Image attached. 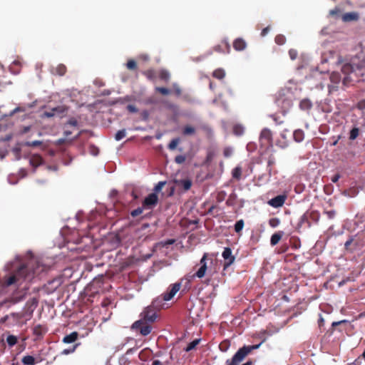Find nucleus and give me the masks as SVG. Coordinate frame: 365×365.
<instances>
[{
  "instance_id": "60",
  "label": "nucleus",
  "mask_w": 365,
  "mask_h": 365,
  "mask_svg": "<svg viewBox=\"0 0 365 365\" xmlns=\"http://www.w3.org/2000/svg\"><path fill=\"white\" fill-rule=\"evenodd\" d=\"M89 150L93 155H97L99 152L98 148L93 145L89 147Z\"/></svg>"
},
{
  "instance_id": "47",
  "label": "nucleus",
  "mask_w": 365,
  "mask_h": 365,
  "mask_svg": "<svg viewBox=\"0 0 365 365\" xmlns=\"http://www.w3.org/2000/svg\"><path fill=\"white\" fill-rule=\"evenodd\" d=\"M180 143V138H176L173 139L168 145V148L171 150H175Z\"/></svg>"
},
{
  "instance_id": "10",
  "label": "nucleus",
  "mask_w": 365,
  "mask_h": 365,
  "mask_svg": "<svg viewBox=\"0 0 365 365\" xmlns=\"http://www.w3.org/2000/svg\"><path fill=\"white\" fill-rule=\"evenodd\" d=\"M175 183L176 186L179 188H182L185 191L190 190L192 185V180L189 178L175 180Z\"/></svg>"
},
{
  "instance_id": "64",
  "label": "nucleus",
  "mask_w": 365,
  "mask_h": 365,
  "mask_svg": "<svg viewBox=\"0 0 365 365\" xmlns=\"http://www.w3.org/2000/svg\"><path fill=\"white\" fill-rule=\"evenodd\" d=\"M341 178V175L339 173L335 174L334 176L331 177V180L332 182L336 183L338 182L339 178Z\"/></svg>"
},
{
  "instance_id": "27",
  "label": "nucleus",
  "mask_w": 365,
  "mask_h": 365,
  "mask_svg": "<svg viewBox=\"0 0 365 365\" xmlns=\"http://www.w3.org/2000/svg\"><path fill=\"white\" fill-rule=\"evenodd\" d=\"M293 138L294 140L297 143H300L304 140V133L302 130H296L293 133Z\"/></svg>"
},
{
  "instance_id": "61",
  "label": "nucleus",
  "mask_w": 365,
  "mask_h": 365,
  "mask_svg": "<svg viewBox=\"0 0 365 365\" xmlns=\"http://www.w3.org/2000/svg\"><path fill=\"white\" fill-rule=\"evenodd\" d=\"M289 55L292 60H294L297 56V51L294 49H290L289 51Z\"/></svg>"
},
{
  "instance_id": "23",
  "label": "nucleus",
  "mask_w": 365,
  "mask_h": 365,
  "mask_svg": "<svg viewBox=\"0 0 365 365\" xmlns=\"http://www.w3.org/2000/svg\"><path fill=\"white\" fill-rule=\"evenodd\" d=\"M276 162L275 158L273 155H270L267 159V170L268 172L269 176H272L273 171V166L274 165Z\"/></svg>"
},
{
  "instance_id": "28",
  "label": "nucleus",
  "mask_w": 365,
  "mask_h": 365,
  "mask_svg": "<svg viewBox=\"0 0 365 365\" xmlns=\"http://www.w3.org/2000/svg\"><path fill=\"white\" fill-rule=\"evenodd\" d=\"M242 168L240 166L235 167L232 171V178L237 180H240L242 177Z\"/></svg>"
},
{
  "instance_id": "34",
  "label": "nucleus",
  "mask_w": 365,
  "mask_h": 365,
  "mask_svg": "<svg viewBox=\"0 0 365 365\" xmlns=\"http://www.w3.org/2000/svg\"><path fill=\"white\" fill-rule=\"evenodd\" d=\"M200 129L204 131L207 137H211L212 135V129L207 124L200 125Z\"/></svg>"
},
{
  "instance_id": "22",
  "label": "nucleus",
  "mask_w": 365,
  "mask_h": 365,
  "mask_svg": "<svg viewBox=\"0 0 365 365\" xmlns=\"http://www.w3.org/2000/svg\"><path fill=\"white\" fill-rule=\"evenodd\" d=\"M283 235H284L283 231H278V232H275L274 234H273L270 239L271 245L274 246L277 244H278V242L280 241V240L282 239Z\"/></svg>"
},
{
  "instance_id": "31",
  "label": "nucleus",
  "mask_w": 365,
  "mask_h": 365,
  "mask_svg": "<svg viewBox=\"0 0 365 365\" xmlns=\"http://www.w3.org/2000/svg\"><path fill=\"white\" fill-rule=\"evenodd\" d=\"M341 75L338 72H333L330 76V81L331 83L338 85L341 81Z\"/></svg>"
},
{
  "instance_id": "20",
  "label": "nucleus",
  "mask_w": 365,
  "mask_h": 365,
  "mask_svg": "<svg viewBox=\"0 0 365 365\" xmlns=\"http://www.w3.org/2000/svg\"><path fill=\"white\" fill-rule=\"evenodd\" d=\"M78 333L77 331H73L68 335L65 336L63 338V342L65 344H71L76 341L78 339Z\"/></svg>"
},
{
  "instance_id": "43",
  "label": "nucleus",
  "mask_w": 365,
  "mask_h": 365,
  "mask_svg": "<svg viewBox=\"0 0 365 365\" xmlns=\"http://www.w3.org/2000/svg\"><path fill=\"white\" fill-rule=\"evenodd\" d=\"M243 227H244V221H243V220H240L237 221L235 225V231L237 233H239L242 231Z\"/></svg>"
},
{
  "instance_id": "5",
  "label": "nucleus",
  "mask_w": 365,
  "mask_h": 365,
  "mask_svg": "<svg viewBox=\"0 0 365 365\" xmlns=\"http://www.w3.org/2000/svg\"><path fill=\"white\" fill-rule=\"evenodd\" d=\"M181 94L182 90L176 83H173L170 88L161 87V95L163 96L174 95L175 97L178 98Z\"/></svg>"
},
{
  "instance_id": "62",
  "label": "nucleus",
  "mask_w": 365,
  "mask_h": 365,
  "mask_svg": "<svg viewBox=\"0 0 365 365\" xmlns=\"http://www.w3.org/2000/svg\"><path fill=\"white\" fill-rule=\"evenodd\" d=\"M328 88L329 92L336 91L338 90V85L331 83L328 86Z\"/></svg>"
},
{
  "instance_id": "40",
  "label": "nucleus",
  "mask_w": 365,
  "mask_h": 365,
  "mask_svg": "<svg viewBox=\"0 0 365 365\" xmlns=\"http://www.w3.org/2000/svg\"><path fill=\"white\" fill-rule=\"evenodd\" d=\"M227 197V192L224 190H220L217 192L216 195V200L217 202H223Z\"/></svg>"
},
{
  "instance_id": "35",
  "label": "nucleus",
  "mask_w": 365,
  "mask_h": 365,
  "mask_svg": "<svg viewBox=\"0 0 365 365\" xmlns=\"http://www.w3.org/2000/svg\"><path fill=\"white\" fill-rule=\"evenodd\" d=\"M17 341H18V339L16 336L14 335H9L7 337H6V342L8 344V345L10 346V347H12L14 346V345H16L17 344Z\"/></svg>"
},
{
  "instance_id": "14",
  "label": "nucleus",
  "mask_w": 365,
  "mask_h": 365,
  "mask_svg": "<svg viewBox=\"0 0 365 365\" xmlns=\"http://www.w3.org/2000/svg\"><path fill=\"white\" fill-rule=\"evenodd\" d=\"M161 104H163L164 106L166 108H168L175 117L178 115L179 108H178V105H176L175 103H173L163 101V100H161Z\"/></svg>"
},
{
  "instance_id": "45",
  "label": "nucleus",
  "mask_w": 365,
  "mask_h": 365,
  "mask_svg": "<svg viewBox=\"0 0 365 365\" xmlns=\"http://www.w3.org/2000/svg\"><path fill=\"white\" fill-rule=\"evenodd\" d=\"M199 342H200V339L193 340L190 344H188V345L185 349V350L186 351H190L192 350L193 349H195L196 347V346L199 344Z\"/></svg>"
},
{
  "instance_id": "2",
  "label": "nucleus",
  "mask_w": 365,
  "mask_h": 365,
  "mask_svg": "<svg viewBox=\"0 0 365 365\" xmlns=\"http://www.w3.org/2000/svg\"><path fill=\"white\" fill-rule=\"evenodd\" d=\"M38 265L34 262H29L26 264H22L11 275L5 277L3 283L5 286H10L14 284H21L24 281L31 280L37 271L35 267Z\"/></svg>"
},
{
  "instance_id": "4",
  "label": "nucleus",
  "mask_w": 365,
  "mask_h": 365,
  "mask_svg": "<svg viewBox=\"0 0 365 365\" xmlns=\"http://www.w3.org/2000/svg\"><path fill=\"white\" fill-rule=\"evenodd\" d=\"M259 142L264 146L272 145V132L270 129L265 128L262 130L259 135Z\"/></svg>"
},
{
  "instance_id": "12",
  "label": "nucleus",
  "mask_w": 365,
  "mask_h": 365,
  "mask_svg": "<svg viewBox=\"0 0 365 365\" xmlns=\"http://www.w3.org/2000/svg\"><path fill=\"white\" fill-rule=\"evenodd\" d=\"M287 197L285 195H277L273 198H272L269 202V205L273 207L277 208L279 207H282L285 200Z\"/></svg>"
},
{
  "instance_id": "13",
  "label": "nucleus",
  "mask_w": 365,
  "mask_h": 365,
  "mask_svg": "<svg viewBox=\"0 0 365 365\" xmlns=\"http://www.w3.org/2000/svg\"><path fill=\"white\" fill-rule=\"evenodd\" d=\"M158 202V196L155 193H151L146 197L143 201V205L144 207L150 208L153 205H155Z\"/></svg>"
},
{
  "instance_id": "53",
  "label": "nucleus",
  "mask_w": 365,
  "mask_h": 365,
  "mask_svg": "<svg viewBox=\"0 0 365 365\" xmlns=\"http://www.w3.org/2000/svg\"><path fill=\"white\" fill-rule=\"evenodd\" d=\"M186 160V156L184 155H178L175 158V162L177 164H182Z\"/></svg>"
},
{
  "instance_id": "36",
  "label": "nucleus",
  "mask_w": 365,
  "mask_h": 365,
  "mask_svg": "<svg viewBox=\"0 0 365 365\" xmlns=\"http://www.w3.org/2000/svg\"><path fill=\"white\" fill-rule=\"evenodd\" d=\"M126 67L130 71H136L138 68L137 63L133 59H129L126 63Z\"/></svg>"
},
{
  "instance_id": "56",
  "label": "nucleus",
  "mask_w": 365,
  "mask_h": 365,
  "mask_svg": "<svg viewBox=\"0 0 365 365\" xmlns=\"http://www.w3.org/2000/svg\"><path fill=\"white\" fill-rule=\"evenodd\" d=\"M170 79V73L165 71L161 69V81H168Z\"/></svg>"
},
{
  "instance_id": "25",
  "label": "nucleus",
  "mask_w": 365,
  "mask_h": 365,
  "mask_svg": "<svg viewBox=\"0 0 365 365\" xmlns=\"http://www.w3.org/2000/svg\"><path fill=\"white\" fill-rule=\"evenodd\" d=\"M354 71V66L351 63H345L342 66L341 72L345 75H352Z\"/></svg>"
},
{
  "instance_id": "19",
  "label": "nucleus",
  "mask_w": 365,
  "mask_h": 365,
  "mask_svg": "<svg viewBox=\"0 0 365 365\" xmlns=\"http://www.w3.org/2000/svg\"><path fill=\"white\" fill-rule=\"evenodd\" d=\"M196 133V129L191 125H185L182 129V134L184 136H192Z\"/></svg>"
},
{
  "instance_id": "59",
  "label": "nucleus",
  "mask_w": 365,
  "mask_h": 365,
  "mask_svg": "<svg viewBox=\"0 0 365 365\" xmlns=\"http://www.w3.org/2000/svg\"><path fill=\"white\" fill-rule=\"evenodd\" d=\"M324 214L327 215V217L330 220L333 219L336 215V211L334 210H327L324 211Z\"/></svg>"
},
{
  "instance_id": "50",
  "label": "nucleus",
  "mask_w": 365,
  "mask_h": 365,
  "mask_svg": "<svg viewBox=\"0 0 365 365\" xmlns=\"http://www.w3.org/2000/svg\"><path fill=\"white\" fill-rule=\"evenodd\" d=\"M78 346V344H76L72 348L63 349L61 351V354L62 355H68V354H70L71 353H73L76 351V349Z\"/></svg>"
},
{
  "instance_id": "8",
  "label": "nucleus",
  "mask_w": 365,
  "mask_h": 365,
  "mask_svg": "<svg viewBox=\"0 0 365 365\" xmlns=\"http://www.w3.org/2000/svg\"><path fill=\"white\" fill-rule=\"evenodd\" d=\"M181 287L180 283H175L172 284L169 290L163 294V300L169 301L170 300L175 294L180 290Z\"/></svg>"
},
{
  "instance_id": "9",
  "label": "nucleus",
  "mask_w": 365,
  "mask_h": 365,
  "mask_svg": "<svg viewBox=\"0 0 365 365\" xmlns=\"http://www.w3.org/2000/svg\"><path fill=\"white\" fill-rule=\"evenodd\" d=\"M213 51L217 53H230L231 51L230 45L227 39H223L220 44L213 47Z\"/></svg>"
},
{
  "instance_id": "39",
  "label": "nucleus",
  "mask_w": 365,
  "mask_h": 365,
  "mask_svg": "<svg viewBox=\"0 0 365 365\" xmlns=\"http://www.w3.org/2000/svg\"><path fill=\"white\" fill-rule=\"evenodd\" d=\"M230 346V343L228 340H224L219 345V348L222 352H226L229 349Z\"/></svg>"
},
{
  "instance_id": "3",
  "label": "nucleus",
  "mask_w": 365,
  "mask_h": 365,
  "mask_svg": "<svg viewBox=\"0 0 365 365\" xmlns=\"http://www.w3.org/2000/svg\"><path fill=\"white\" fill-rule=\"evenodd\" d=\"M259 346L260 344L242 346L238 349L232 359L226 361V365H240L249 354L253 350L258 349Z\"/></svg>"
},
{
  "instance_id": "58",
  "label": "nucleus",
  "mask_w": 365,
  "mask_h": 365,
  "mask_svg": "<svg viewBox=\"0 0 365 365\" xmlns=\"http://www.w3.org/2000/svg\"><path fill=\"white\" fill-rule=\"evenodd\" d=\"M143 212V208L142 207H138L137 209L133 210L131 212V216L133 217H135L138 215H140Z\"/></svg>"
},
{
  "instance_id": "16",
  "label": "nucleus",
  "mask_w": 365,
  "mask_h": 365,
  "mask_svg": "<svg viewBox=\"0 0 365 365\" xmlns=\"http://www.w3.org/2000/svg\"><path fill=\"white\" fill-rule=\"evenodd\" d=\"M359 19V15L357 12L352 11L346 13L342 15L341 19L344 22L356 21Z\"/></svg>"
},
{
  "instance_id": "37",
  "label": "nucleus",
  "mask_w": 365,
  "mask_h": 365,
  "mask_svg": "<svg viewBox=\"0 0 365 365\" xmlns=\"http://www.w3.org/2000/svg\"><path fill=\"white\" fill-rule=\"evenodd\" d=\"M233 133L237 136H240L244 133V128L241 125H235L233 126Z\"/></svg>"
},
{
  "instance_id": "38",
  "label": "nucleus",
  "mask_w": 365,
  "mask_h": 365,
  "mask_svg": "<svg viewBox=\"0 0 365 365\" xmlns=\"http://www.w3.org/2000/svg\"><path fill=\"white\" fill-rule=\"evenodd\" d=\"M66 66L63 64H59L56 68V73L59 76H63L66 73Z\"/></svg>"
},
{
  "instance_id": "1",
  "label": "nucleus",
  "mask_w": 365,
  "mask_h": 365,
  "mask_svg": "<svg viewBox=\"0 0 365 365\" xmlns=\"http://www.w3.org/2000/svg\"><path fill=\"white\" fill-rule=\"evenodd\" d=\"M160 313V301L155 299L140 314V319L130 327V329L141 336L150 334L153 329V324Z\"/></svg>"
},
{
  "instance_id": "57",
  "label": "nucleus",
  "mask_w": 365,
  "mask_h": 365,
  "mask_svg": "<svg viewBox=\"0 0 365 365\" xmlns=\"http://www.w3.org/2000/svg\"><path fill=\"white\" fill-rule=\"evenodd\" d=\"M126 108L128 112L132 113H135L138 111V109L136 108V106L132 104L128 105Z\"/></svg>"
},
{
  "instance_id": "6",
  "label": "nucleus",
  "mask_w": 365,
  "mask_h": 365,
  "mask_svg": "<svg viewBox=\"0 0 365 365\" xmlns=\"http://www.w3.org/2000/svg\"><path fill=\"white\" fill-rule=\"evenodd\" d=\"M222 256L225 259L224 269H227L235 262V257L232 254V250L230 247H225L222 253Z\"/></svg>"
},
{
  "instance_id": "26",
  "label": "nucleus",
  "mask_w": 365,
  "mask_h": 365,
  "mask_svg": "<svg viewBox=\"0 0 365 365\" xmlns=\"http://www.w3.org/2000/svg\"><path fill=\"white\" fill-rule=\"evenodd\" d=\"M237 195L235 192H232L228 197L227 201H226V205L228 206V207H233L236 205L237 203Z\"/></svg>"
},
{
  "instance_id": "33",
  "label": "nucleus",
  "mask_w": 365,
  "mask_h": 365,
  "mask_svg": "<svg viewBox=\"0 0 365 365\" xmlns=\"http://www.w3.org/2000/svg\"><path fill=\"white\" fill-rule=\"evenodd\" d=\"M46 331V329L44 327H43L42 325H36V327H34V334H36V335H38V336H40V335H42L43 334H45Z\"/></svg>"
},
{
  "instance_id": "49",
  "label": "nucleus",
  "mask_w": 365,
  "mask_h": 365,
  "mask_svg": "<svg viewBox=\"0 0 365 365\" xmlns=\"http://www.w3.org/2000/svg\"><path fill=\"white\" fill-rule=\"evenodd\" d=\"M125 135H126V132H125V129L120 130L116 133V134L115 135V139L116 140H120L121 139H123V138L125 137Z\"/></svg>"
},
{
  "instance_id": "17",
  "label": "nucleus",
  "mask_w": 365,
  "mask_h": 365,
  "mask_svg": "<svg viewBox=\"0 0 365 365\" xmlns=\"http://www.w3.org/2000/svg\"><path fill=\"white\" fill-rule=\"evenodd\" d=\"M247 47L245 41L242 38H236L233 42V48L237 51H244Z\"/></svg>"
},
{
  "instance_id": "7",
  "label": "nucleus",
  "mask_w": 365,
  "mask_h": 365,
  "mask_svg": "<svg viewBox=\"0 0 365 365\" xmlns=\"http://www.w3.org/2000/svg\"><path fill=\"white\" fill-rule=\"evenodd\" d=\"M207 258V254L205 253L200 261V267L198 270L193 274V277H196L197 278H202L205 277L206 270L207 269L206 259Z\"/></svg>"
},
{
  "instance_id": "63",
  "label": "nucleus",
  "mask_w": 365,
  "mask_h": 365,
  "mask_svg": "<svg viewBox=\"0 0 365 365\" xmlns=\"http://www.w3.org/2000/svg\"><path fill=\"white\" fill-rule=\"evenodd\" d=\"M68 124H69L71 126H77L78 121L74 118H70L68 121Z\"/></svg>"
},
{
  "instance_id": "18",
  "label": "nucleus",
  "mask_w": 365,
  "mask_h": 365,
  "mask_svg": "<svg viewBox=\"0 0 365 365\" xmlns=\"http://www.w3.org/2000/svg\"><path fill=\"white\" fill-rule=\"evenodd\" d=\"M29 162L31 166L37 168L43 163V159L40 155L34 154L30 158Z\"/></svg>"
},
{
  "instance_id": "52",
  "label": "nucleus",
  "mask_w": 365,
  "mask_h": 365,
  "mask_svg": "<svg viewBox=\"0 0 365 365\" xmlns=\"http://www.w3.org/2000/svg\"><path fill=\"white\" fill-rule=\"evenodd\" d=\"M341 13V9L339 7H335L334 9L329 11V14L332 17H338Z\"/></svg>"
},
{
  "instance_id": "46",
  "label": "nucleus",
  "mask_w": 365,
  "mask_h": 365,
  "mask_svg": "<svg viewBox=\"0 0 365 365\" xmlns=\"http://www.w3.org/2000/svg\"><path fill=\"white\" fill-rule=\"evenodd\" d=\"M310 216H309V219H310V221L312 220L315 222H317L319 220V213L317 212V211H312V212H309Z\"/></svg>"
},
{
  "instance_id": "55",
  "label": "nucleus",
  "mask_w": 365,
  "mask_h": 365,
  "mask_svg": "<svg viewBox=\"0 0 365 365\" xmlns=\"http://www.w3.org/2000/svg\"><path fill=\"white\" fill-rule=\"evenodd\" d=\"M144 75L150 80L153 81L155 78V73L152 70L145 71Z\"/></svg>"
},
{
  "instance_id": "48",
  "label": "nucleus",
  "mask_w": 365,
  "mask_h": 365,
  "mask_svg": "<svg viewBox=\"0 0 365 365\" xmlns=\"http://www.w3.org/2000/svg\"><path fill=\"white\" fill-rule=\"evenodd\" d=\"M348 322H349V321H347L346 319H343V320H341V321L332 322L331 328L329 330L330 333L332 334L334 332V328L336 327L337 326L343 324H346Z\"/></svg>"
},
{
  "instance_id": "24",
  "label": "nucleus",
  "mask_w": 365,
  "mask_h": 365,
  "mask_svg": "<svg viewBox=\"0 0 365 365\" xmlns=\"http://www.w3.org/2000/svg\"><path fill=\"white\" fill-rule=\"evenodd\" d=\"M24 297H25L24 294H23L20 297H11L9 299L0 302V306H4L7 302H10L13 304H16V303L22 301L24 299Z\"/></svg>"
},
{
  "instance_id": "15",
  "label": "nucleus",
  "mask_w": 365,
  "mask_h": 365,
  "mask_svg": "<svg viewBox=\"0 0 365 365\" xmlns=\"http://www.w3.org/2000/svg\"><path fill=\"white\" fill-rule=\"evenodd\" d=\"M66 111V108L63 106H57L52 108L50 111H45L42 114V117L51 118L55 115L56 113H63Z\"/></svg>"
},
{
  "instance_id": "29",
  "label": "nucleus",
  "mask_w": 365,
  "mask_h": 365,
  "mask_svg": "<svg viewBox=\"0 0 365 365\" xmlns=\"http://www.w3.org/2000/svg\"><path fill=\"white\" fill-rule=\"evenodd\" d=\"M212 76L217 79H223L225 76V71L222 68H217L212 73Z\"/></svg>"
},
{
  "instance_id": "42",
  "label": "nucleus",
  "mask_w": 365,
  "mask_h": 365,
  "mask_svg": "<svg viewBox=\"0 0 365 365\" xmlns=\"http://www.w3.org/2000/svg\"><path fill=\"white\" fill-rule=\"evenodd\" d=\"M274 41L278 45H283L286 42V38L284 35L282 34H278L276 36L275 38H274Z\"/></svg>"
},
{
  "instance_id": "44",
  "label": "nucleus",
  "mask_w": 365,
  "mask_h": 365,
  "mask_svg": "<svg viewBox=\"0 0 365 365\" xmlns=\"http://www.w3.org/2000/svg\"><path fill=\"white\" fill-rule=\"evenodd\" d=\"M354 81V79L351 76V75H347L345 76L342 80V83L344 86L347 87L349 86L352 82Z\"/></svg>"
},
{
  "instance_id": "21",
  "label": "nucleus",
  "mask_w": 365,
  "mask_h": 365,
  "mask_svg": "<svg viewBox=\"0 0 365 365\" xmlns=\"http://www.w3.org/2000/svg\"><path fill=\"white\" fill-rule=\"evenodd\" d=\"M299 108L302 110L309 111L312 108V103L309 99L304 98L299 103Z\"/></svg>"
},
{
  "instance_id": "11",
  "label": "nucleus",
  "mask_w": 365,
  "mask_h": 365,
  "mask_svg": "<svg viewBox=\"0 0 365 365\" xmlns=\"http://www.w3.org/2000/svg\"><path fill=\"white\" fill-rule=\"evenodd\" d=\"M309 212H304L300 217L299 221L297 224V229L300 228H309L311 227L312 223L309 219Z\"/></svg>"
},
{
  "instance_id": "41",
  "label": "nucleus",
  "mask_w": 365,
  "mask_h": 365,
  "mask_svg": "<svg viewBox=\"0 0 365 365\" xmlns=\"http://www.w3.org/2000/svg\"><path fill=\"white\" fill-rule=\"evenodd\" d=\"M359 129L358 128H356V127L353 128L350 130L349 139L351 140H355L359 136Z\"/></svg>"
},
{
  "instance_id": "54",
  "label": "nucleus",
  "mask_w": 365,
  "mask_h": 365,
  "mask_svg": "<svg viewBox=\"0 0 365 365\" xmlns=\"http://www.w3.org/2000/svg\"><path fill=\"white\" fill-rule=\"evenodd\" d=\"M42 144V142L40 140H34V141H28L25 143V145L28 147H37Z\"/></svg>"
},
{
  "instance_id": "32",
  "label": "nucleus",
  "mask_w": 365,
  "mask_h": 365,
  "mask_svg": "<svg viewBox=\"0 0 365 365\" xmlns=\"http://www.w3.org/2000/svg\"><path fill=\"white\" fill-rule=\"evenodd\" d=\"M10 317L19 319L21 318V314L19 313H11L9 315H6L0 319V324H4L7 322Z\"/></svg>"
},
{
  "instance_id": "51",
  "label": "nucleus",
  "mask_w": 365,
  "mask_h": 365,
  "mask_svg": "<svg viewBox=\"0 0 365 365\" xmlns=\"http://www.w3.org/2000/svg\"><path fill=\"white\" fill-rule=\"evenodd\" d=\"M280 224V220L277 217H273V218H271L269 220V225L272 227H277Z\"/></svg>"
},
{
  "instance_id": "30",
  "label": "nucleus",
  "mask_w": 365,
  "mask_h": 365,
  "mask_svg": "<svg viewBox=\"0 0 365 365\" xmlns=\"http://www.w3.org/2000/svg\"><path fill=\"white\" fill-rule=\"evenodd\" d=\"M21 361L24 365H35L36 364L35 358L30 355L24 356Z\"/></svg>"
}]
</instances>
